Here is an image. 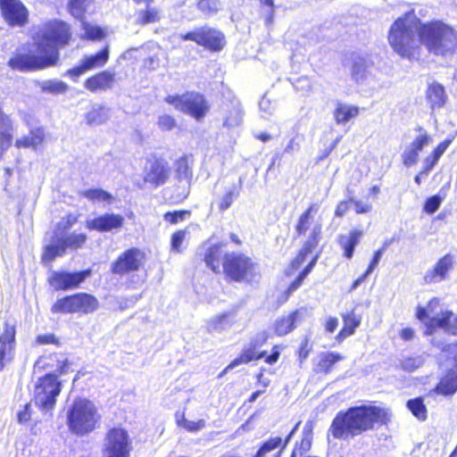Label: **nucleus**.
<instances>
[{
    "label": "nucleus",
    "mask_w": 457,
    "mask_h": 457,
    "mask_svg": "<svg viewBox=\"0 0 457 457\" xmlns=\"http://www.w3.org/2000/svg\"><path fill=\"white\" fill-rule=\"evenodd\" d=\"M419 37L420 44L434 55L448 59L457 54V32L443 21L422 23Z\"/></svg>",
    "instance_id": "obj_3"
},
{
    "label": "nucleus",
    "mask_w": 457,
    "mask_h": 457,
    "mask_svg": "<svg viewBox=\"0 0 457 457\" xmlns=\"http://www.w3.org/2000/svg\"><path fill=\"white\" fill-rule=\"evenodd\" d=\"M262 16L265 21V25L270 27L273 24L275 10L274 7H261Z\"/></svg>",
    "instance_id": "obj_61"
},
{
    "label": "nucleus",
    "mask_w": 457,
    "mask_h": 457,
    "mask_svg": "<svg viewBox=\"0 0 457 457\" xmlns=\"http://www.w3.org/2000/svg\"><path fill=\"white\" fill-rule=\"evenodd\" d=\"M123 222L124 218L120 214L104 213L96 218L87 220L86 226L90 230L107 232L120 228Z\"/></svg>",
    "instance_id": "obj_21"
},
{
    "label": "nucleus",
    "mask_w": 457,
    "mask_h": 457,
    "mask_svg": "<svg viewBox=\"0 0 457 457\" xmlns=\"http://www.w3.org/2000/svg\"><path fill=\"white\" fill-rule=\"evenodd\" d=\"M104 450L106 457H129L128 432L120 428L110 429L105 436Z\"/></svg>",
    "instance_id": "obj_13"
},
{
    "label": "nucleus",
    "mask_w": 457,
    "mask_h": 457,
    "mask_svg": "<svg viewBox=\"0 0 457 457\" xmlns=\"http://www.w3.org/2000/svg\"><path fill=\"white\" fill-rule=\"evenodd\" d=\"M386 411L376 405H358L338 411L328 431L335 439L346 440L372 430L378 423H385Z\"/></svg>",
    "instance_id": "obj_2"
},
{
    "label": "nucleus",
    "mask_w": 457,
    "mask_h": 457,
    "mask_svg": "<svg viewBox=\"0 0 457 457\" xmlns=\"http://www.w3.org/2000/svg\"><path fill=\"white\" fill-rule=\"evenodd\" d=\"M187 230H178L171 236V249L179 252L180 245L186 237Z\"/></svg>",
    "instance_id": "obj_57"
},
{
    "label": "nucleus",
    "mask_w": 457,
    "mask_h": 457,
    "mask_svg": "<svg viewBox=\"0 0 457 457\" xmlns=\"http://www.w3.org/2000/svg\"><path fill=\"white\" fill-rule=\"evenodd\" d=\"M90 0H71L69 3L70 12L76 19L84 17L86 7Z\"/></svg>",
    "instance_id": "obj_48"
},
{
    "label": "nucleus",
    "mask_w": 457,
    "mask_h": 457,
    "mask_svg": "<svg viewBox=\"0 0 457 457\" xmlns=\"http://www.w3.org/2000/svg\"><path fill=\"white\" fill-rule=\"evenodd\" d=\"M82 195L91 201H104L109 202L112 199V196L108 192L101 189V188H93L86 190L82 193Z\"/></svg>",
    "instance_id": "obj_49"
},
{
    "label": "nucleus",
    "mask_w": 457,
    "mask_h": 457,
    "mask_svg": "<svg viewBox=\"0 0 457 457\" xmlns=\"http://www.w3.org/2000/svg\"><path fill=\"white\" fill-rule=\"evenodd\" d=\"M145 10L139 11L137 18V23L146 25L157 22L161 20V11L151 4H145Z\"/></svg>",
    "instance_id": "obj_37"
},
{
    "label": "nucleus",
    "mask_w": 457,
    "mask_h": 457,
    "mask_svg": "<svg viewBox=\"0 0 457 457\" xmlns=\"http://www.w3.org/2000/svg\"><path fill=\"white\" fill-rule=\"evenodd\" d=\"M236 322V315L232 312L219 314L212 318L207 323L209 332H222L230 328Z\"/></svg>",
    "instance_id": "obj_27"
},
{
    "label": "nucleus",
    "mask_w": 457,
    "mask_h": 457,
    "mask_svg": "<svg viewBox=\"0 0 457 457\" xmlns=\"http://www.w3.org/2000/svg\"><path fill=\"white\" fill-rule=\"evenodd\" d=\"M108 60L109 47L105 46L95 54L84 56V58L80 60L79 63L77 66L69 69L64 73V76H68L73 81H77L81 75L85 74L88 71L104 66Z\"/></svg>",
    "instance_id": "obj_17"
},
{
    "label": "nucleus",
    "mask_w": 457,
    "mask_h": 457,
    "mask_svg": "<svg viewBox=\"0 0 457 457\" xmlns=\"http://www.w3.org/2000/svg\"><path fill=\"white\" fill-rule=\"evenodd\" d=\"M319 205L317 204H312L309 208L300 215L298 221L295 225V232L297 236H302L311 228L313 221V213L317 212Z\"/></svg>",
    "instance_id": "obj_33"
},
{
    "label": "nucleus",
    "mask_w": 457,
    "mask_h": 457,
    "mask_svg": "<svg viewBox=\"0 0 457 457\" xmlns=\"http://www.w3.org/2000/svg\"><path fill=\"white\" fill-rule=\"evenodd\" d=\"M90 270L74 272L54 270L51 272L48 281L51 287L55 290L66 291L77 288L87 278L90 277Z\"/></svg>",
    "instance_id": "obj_14"
},
{
    "label": "nucleus",
    "mask_w": 457,
    "mask_h": 457,
    "mask_svg": "<svg viewBox=\"0 0 457 457\" xmlns=\"http://www.w3.org/2000/svg\"><path fill=\"white\" fill-rule=\"evenodd\" d=\"M447 96L445 87L434 82L429 85L427 90V101L432 110L441 109L446 103Z\"/></svg>",
    "instance_id": "obj_25"
},
{
    "label": "nucleus",
    "mask_w": 457,
    "mask_h": 457,
    "mask_svg": "<svg viewBox=\"0 0 457 457\" xmlns=\"http://www.w3.org/2000/svg\"><path fill=\"white\" fill-rule=\"evenodd\" d=\"M0 9L11 26H22L28 20V10L20 0H0Z\"/></svg>",
    "instance_id": "obj_19"
},
{
    "label": "nucleus",
    "mask_w": 457,
    "mask_h": 457,
    "mask_svg": "<svg viewBox=\"0 0 457 457\" xmlns=\"http://www.w3.org/2000/svg\"><path fill=\"white\" fill-rule=\"evenodd\" d=\"M158 125L162 129L170 130L176 126V120L170 115H162L159 117Z\"/></svg>",
    "instance_id": "obj_58"
},
{
    "label": "nucleus",
    "mask_w": 457,
    "mask_h": 457,
    "mask_svg": "<svg viewBox=\"0 0 457 457\" xmlns=\"http://www.w3.org/2000/svg\"><path fill=\"white\" fill-rule=\"evenodd\" d=\"M145 259V253L133 247L122 253L111 265V271L116 275H125L139 270Z\"/></svg>",
    "instance_id": "obj_16"
},
{
    "label": "nucleus",
    "mask_w": 457,
    "mask_h": 457,
    "mask_svg": "<svg viewBox=\"0 0 457 457\" xmlns=\"http://www.w3.org/2000/svg\"><path fill=\"white\" fill-rule=\"evenodd\" d=\"M301 313L298 310L294 311L287 316L276 320L274 328L275 333L279 336H285L295 328V324L300 320Z\"/></svg>",
    "instance_id": "obj_28"
},
{
    "label": "nucleus",
    "mask_w": 457,
    "mask_h": 457,
    "mask_svg": "<svg viewBox=\"0 0 457 457\" xmlns=\"http://www.w3.org/2000/svg\"><path fill=\"white\" fill-rule=\"evenodd\" d=\"M115 80V73L104 71L89 77L84 82V87L90 92L105 91L111 89Z\"/></svg>",
    "instance_id": "obj_24"
},
{
    "label": "nucleus",
    "mask_w": 457,
    "mask_h": 457,
    "mask_svg": "<svg viewBox=\"0 0 457 457\" xmlns=\"http://www.w3.org/2000/svg\"><path fill=\"white\" fill-rule=\"evenodd\" d=\"M44 137V129L42 128H36L31 129L29 135L17 138L15 141V146L18 148H36L43 142Z\"/></svg>",
    "instance_id": "obj_31"
},
{
    "label": "nucleus",
    "mask_w": 457,
    "mask_h": 457,
    "mask_svg": "<svg viewBox=\"0 0 457 457\" xmlns=\"http://www.w3.org/2000/svg\"><path fill=\"white\" fill-rule=\"evenodd\" d=\"M386 246V245L384 247L378 249V251H376L374 253L372 260L370 262V265L368 267V273H372L373 270L377 268V266L378 265V263L383 256Z\"/></svg>",
    "instance_id": "obj_60"
},
{
    "label": "nucleus",
    "mask_w": 457,
    "mask_h": 457,
    "mask_svg": "<svg viewBox=\"0 0 457 457\" xmlns=\"http://www.w3.org/2000/svg\"><path fill=\"white\" fill-rule=\"evenodd\" d=\"M16 329L14 324L5 321L0 336V370L10 363L14 357Z\"/></svg>",
    "instance_id": "obj_20"
},
{
    "label": "nucleus",
    "mask_w": 457,
    "mask_h": 457,
    "mask_svg": "<svg viewBox=\"0 0 457 457\" xmlns=\"http://www.w3.org/2000/svg\"><path fill=\"white\" fill-rule=\"evenodd\" d=\"M221 255V248L218 245H211L206 249L204 253V262L208 268L213 272H220V258Z\"/></svg>",
    "instance_id": "obj_36"
},
{
    "label": "nucleus",
    "mask_w": 457,
    "mask_h": 457,
    "mask_svg": "<svg viewBox=\"0 0 457 457\" xmlns=\"http://www.w3.org/2000/svg\"><path fill=\"white\" fill-rule=\"evenodd\" d=\"M351 73L356 82L362 81L367 75V61L358 53L351 54Z\"/></svg>",
    "instance_id": "obj_32"
},
{
    "label": "nucleus",
    "mask_w": 457,
    "mask_h": 457,
    "mask_svg": "<svg viewBox=\"0 0 457 457\" xmlns=\"http://www.w3.org/2000/svg\"><path fill=\"white\" fill-rule=\"evenodd\" d=\"M416 16L413 11H409L399 17L391 26L388 41L400 56L410 59L417 46L413 25Z\"/></svg>",
    "instance_id": "obj_4"
},
{
    "label": "nucleus",
    "mask_w": 457,
    "mask_h": 457,
    "mask_svg": "<svg viewBox=\"0 0 457 457\" xmlns=\"http://www.w3.org/2000/svg\"><path fill=\"white\" fill-rule=\"evenodd\" d=\"M176 177L179 180H186L189 182L192 179L193 172L192 169L188 164L187 158L186 156L180 157L174 164Z\"/></svg>",
    "instance_id": "obj_41"
},
{
    "label": "nucleus",
    "mask_w": 457,
    "mask_h": 457,
    "mask_svg": "<svg viewBox=\"0 0 457 457\" xmlns=\"http://www.w3.org/2000/svg\"><path fill=\"white\" fill-rule=\"evenodd\" d=\"M190 215L189 211H174V212H167L163 215L164 220L170 222V224H177L179 221H183L187 217Z\"/></svg>",
    "instance_id": "obj_53"
},
{
    "label": "nucleus",
    "mask_w": 457,
    "mask_h": 457,
    "mask_svg": "<svg viewBox=\"0 0 457 457\" xmlns=\"http://www.w3.org/2000/svg\"><path fill=\"white\" fill-rule=\"evenodd\" d=\"M257 349L258 348L254 345L249 342L246 345H245L240 355L228 365V369H234L243 363L246 364L253 360H260L264 358L266 352L262 351L258 353Z\"/></svg>",
    "instance_id": "obj_26"
},
{
    "label": "nucleus",
    "mask_w": 457,
    "mask_h": 457,
    "mask_svg": "<svg viewBox=\"0 0 457 457\" xmlns=\"http://www.w3.org/2000/svg\"><path fill=\"white\" fill-rule=\"evenodd\" d=\"M425 362V359L422 355L411 356L403 358L401 361V368L407 372H413Z\"/></svg>",
    "instance_id": "obj_45"
},
{
    "label": "nucleus",
    "mask_w": 457,
    "mask_h": 457,
    "mask_svg": "<svg viewBox=\"0 0 457 457\" xmlns=\"http://www.w3.org/2000/svg\"><path fill=\"white\" fill-rule=\"evenodd\" d=\"M438 161L439 160L433 154L427 156L423 162L424 169L422 170V173H425V176H428V173L434 169Z\"/></svg>",
    "instance_id": "obj_62"
},
{
    "label": "nucleus",
    "mask_w": 457,
    "mask_h": 457,
    "mask_svg": "<svg viewBox=\"0 0 457 457\" xmlns=\"http://www.w3.org/2000/svg\"><path fill=\"white\" fill-rule=\"evenodd\" d=\"M71 38L69 26L62 21L50 24L43 38L37 43V54H17L8 65L14 70H40L54 65L59 60V48L67 45Z\"/></svg>",
    "instance_id": "obj_1"
},
{
    "label": "nucleus",
    "mask_w": 457,
    "mask_h": 457,
    "mask_svg": "<svg viewBox=\"0 0 457 457\" xmlns=\"http://www.w3.org/2000/svg\"><path fill=\"white\" fill-rule=\"evenodd\" d=\"M242 178L239 179V184L232 185L226 194L221 197L219 209L220 212H225L228 210L233 204V202L239 196L240 190L242 187Z\"/></svg>",
    "instance_id": "obj_38"
},
{
    "label": "nucleus",
    "mask_w": 457,
    "mask_h": 457,
    "mask_svg": "<svg viewBox=\"0 0 457 457\" xmlns=\"http://www.w3.org/2000/svg\"><path fill=\"white\" fill-rule=\"evenodd\" d=\"M453 265V256L445 254L437 261L432 269L427 270L424 276V282L426 284H436L445 280Z\"/></svg>",
    "instance_id": "obj_23"
},
{
    "label": "nucleus",
    "mask_w": 457,
    "mask_h": 457,
    "mask_svg": "<svg viewBox=\"0 0 457 457\" xmlns=\"http://www.w3.org/2000/svg\"><path fill=\"white\" fill-rule=\"evenodd\" d=\"M61 393V383L57 375L47 373L40 378L35 386V403L44 411L52 410L56 403V397Z\"/></svg>",
    "instance_id": "obj_11"
},
{
    "label": "nucleus",
    "mask_w": 457,
    "mask_h": 457,
    "mask_svg": "<svg viewBox=\"0 0 457 457\" xmlns=\"http://www.w3.org/2000/svg\"><path fill=\"white\" fill-rule=\"evenodd\" d=\"M426 306H418L416 317L426 327L425 334L430 336L436 328H443L446 333L457 336V316L452 311H444L429 318Z\"/></svg>",
    "instance_id": "obj_10"
},
{
    "label": "nucleus",
    "mask_w": 457,
    "mask_h": 457,
    "mask_svg": "<svg viewBox=\"0 0 457 457\" xmlns=\"http://www.w3.org/2000/svg\"><path fill=\"white\" fill-rule=\"evenodd\" d=\"M344 326L350 330V333H354L356 328L360 325V320L356 318L353 312L344 315Z\"/></svg>",
    "instance_id": "obj_55"
},
{
    "label": "nucleus",
    "mask_w": 457,
    "mask_h": 457,
    "mask_svg": "<svg viewBox=\"0 0 457 457\" xmlns=\"http://www.w3.org/2000/svg\"><path fill=\"white\" fill-rule=\"evenodd\" d=\"M300 146H301L300 137L298 135H296L289 140L288 144L285 147L284 152L286 154H293L294 153L298 152L300 150Z\"/></svg>",
    "instance_id": "obj_59"
},
{
    "label": "nucleus",
    "mask_w": 457,
    "mask_h": 457,
    "mask_svg": "<svg viewBox=\"0 0 457 457\" xmlns=\"http://www.w3.org/2000/svg\"><path fill=\"white\" fill-rule=\"evenodd\" d=\"M282 445V438L280 436L270 437L268 440L262 442L258 448L257 452L252 457H266L267 454L272 453L279 448Z\"/></svg>",
    "instance_id": "obj_40"
},
{
    "label": "nucleus",
    "mask_w": 457,
    "mask_h": 457,
    "mask_svg": "<svg viewBox=\"0 0 457 457\" xmlns=\"http://www.w3.org/2000/svg\"><path fill=\"white\" fill-rule=\"evenodd\" d=\"M180 38L194 41L212 51H220L225 46L224 34L209 26L195 28L194 30L180 35Z\"/></svg>",
    "instance_id": "obj_12"
},
{
    "label": "nucleus",
    "mask_w": 457,
    "mask_h": 457,
    "mask_svg": "<svg viewBox=\"0 0 457 457\" xmlns=\"http://www.w3.org/2000/svg\"><path fill=\"white\" fill-rule=\"evenodd\" d=\"M110 119V109L95 104L87 113L86 120L88 125H101Z\"/></svg>",
    "instance_id": "obj_34"
},
{
    "label": "nucleus",
    "mask_w": 457,
    "mask_h": 457,
    "mask_svg": "<svg viewBox=\"0 0 457 457\" xmlns=\"http://www.w3.org/2000/svg\"><path fill=\"white\" fill-rule=\"evenodd\" d=\"M268 339V334L265 331H261L253 336L250 342L257 348L262 346Z\"/></svg>",
    "instance_id": "obj_64"
},
{
    "label": "nucleus",
    "mask_w": 457,
    "mask_h": 457,
    "mask_svg": "<svg viewBox=\"0 0 457 457\" xmlns=\"http://www.w3.org/2000/svg\"><path fill=\"white\" fill-rule=\"evenodd\" d=\"M220 6V0H200L197 4L198 9L208 16L217 13Z\"/></svg>",
    "instance_id": "obj_47"
},
{
    "label": "nucleus",
    "mask_w": 457,
    "mask_h": 457,
    "mask_svg": "<svg viewBox=\"0 0 457 457\" xmlns=\"http://www.w3.org/2000/svg\"><path fill=\"white\" fill-rule=\"evenodd\" d=\"M222 126L232 129L243 122L244 112L240 101L235 96L224 100L220 105Z\"/></svg>",
    "instance_id": "obj_18"
},
{
    "label": "nucleus",
    "mask_w": 457,
    "mask_h": 457,
    "mask_svg": "<svg viewBox=\"0 0 457 457\" xmlns=\"http://www.w3.org/2000/svg\"><path fill=\"white\" fill-rule=\"evenodd\" d=\"M349 201L353 204L355 212L358 214L368 213L372 209V204L367 201L356 200L353 197H351Z\"/></svg>",
    "instance_id": "obj_56"
},
{
    "label": "nucleus",
    "mask_w": 457,
    "mask_h": 457,
    "mask_svg": "<svg viewBox=\"0 0 457 457\" xmlns=\"http://www.w3.org/2000/svg\"><path fill=\"white\" fill-rule=\"evenodd\" d=\"M170 174L168 162L161 157L154 156L146 161L144 169V181L154 187H159L167 182Z\"/></svg>",
    "instance_id": "obj_15"
},
{
    "label": "nucleus",
    "mask_w": 457,
    "mask_h": 457,
    "mask_svg": "<svg viewBox=\"0 0 457 457\" xmlns=\"http://www.w3.org/2000/svg\"><path fill=\"white\" fill-rule=\"evenodd\" d=\"M68 87H69L65 82L60 80H46L41 85L43 91L54 94L65 93L68 90Z\"/></svg>",
    "instance_id": "obj_46"
},
{
    "label": "nucleus",
    "mask_w": 457,
    "mask_h": 457,
    "mask_svg": "<svg viewBox=\"0 0 457 457\" xmlns=\"http://www.w3.org/2000/svg\"><path fill=\"white\" fill-rule=\"evenodd\" d=\"M343 359L344 357L337 353H323L319 356V361L317 364L316 371L328 374L330 372L334 364Z\"/></svg>",
    "instance_id": "obj_35"
},
{
    "label": "nucleus",
    "mask_w": 457,
    "mask_h": 457,
    "mask_svg": "<svg viewBox=\"0 0 457 457\" xmlns=\"http://www.w3.org/2000/svg\"><path fill=\"white\" fill-rule=\"evenodd\" d=\"M99 419L95 403L86 398L75 399L67 411V426L77 436L92 432Z\"/></svg>",
    "instance_id": "obj_5"
},
{
    "label": "nucleus",
    "mask_w": 457,
    "mask_h": 457,
    "mask_svg": "<svg viewBox=\"0 0 457 457\" xmlns=\"http://www.w3.org/2000/svg\"><path fill=\"white\" fill-rule=\"evenodd\" d=\"M321 234V225L315 224L312 229V232L302 247V250L308 254L312 253V251L317 247Z\"/></svg>",
    "instance_id": "obj_43"
},
{
    "label": "nucleus",
    "mask_w": 457,
    "mask_h": 457,
    "mask_svg": "<svg viewBox=\"0 0 457 457\" xmlns=\"http://www.w3.org/2000/svg\"><path fill=\"white\" fill-rule=\"evenodd\" d=\"M443 202V197L439 195H434L428 197L423 206V210L428 214H433L436 212Z\"/></svg>",
    "instance_id": "obj_52"
},
{
    "label": "nucleus",
    "mask_w": 457,
    "mask_h": 457,
    "mask_svg": "<svg viewBox=\"0 0 457 457\" xmlns=\"http://www.w3.org/2000/svg\"><path fill=\"white\" fill-rule=\"evenodd\" d=\"M78 219L74 214H68L63 217L56 226V229L54 232V236L64 234L67 230H69L76 222Z\"/></svg>",
    "instance_id": "obj_50"
},
{
    "label": "nucleus",
    "mask_w": 457,
    "mask_h": 457,
    "mask_svg": "<svg viewBox=\"0 0 457 457\" xmlns=\"http://www.w3.org/2000/svg\"><path fill=\"white\" fill-rule=\"evenodd\" d=\"M358 108L345 104H338L335 111V119L337 123H345L358 114Z\"/></svg>",
    "instance_id": "obj_42"
},
{
    "label": "nucleus",
    "mask_w": 457,
    "mask_h": 457,
    "mask_svg": "<svg viewBox=\"0 0 457 457\" xmlns=\"http://www.w3.org/2000/svg\"><path fill=\"white\" fill-rule=\"evenodd\" d=\"M255 262L242 253H228L223 258L225 275L235 282H249L255 274Z\"/></svg>",
    "instance_id": "obj_6"
},
{
    "label": "nucleus",
    "mask_w": 457,
    "mask_h": 457,
    "mask_svg": "<svg viewBox=\"0 0 457 457\" xmlns=\"http://www.w3.org/2000/svg\"><path fill=\"white\" fill-rule=\"evenodd\" d=\"M99 307L97 298L87 293H77L58 299L52 306L53 313L82 312L88 314L96 312Z\"/></svg>",
    "instance_id": "obj_7"
},
{
    "label": "nucleus",
    "mask_w": 457,
    "mask_h": 457,
    "mask_svg": "<svg viewBox=\"0 0 457 457\" xmlns=\"http://www.w3.org/2000/svg\"><path fill=\"white\" fill-rule=\"evenodd\" d=\"M312 423L307 422L303 428V438L298 446L300 454H303L310 451L312 442Z\"/></svg>",
    "instance_id": "obj_44"
},
{
    "label": "nucleus",
    "mask_w": 457,
    "mask_h": 457,
    "mask_svg": "<svg viewBox=\"0 0 457 457\" xmlns=\"http://www.w3.org/2000/svg\"><path fill=\"white\" fill-rule=\"evenodd\" d=\"M406 406L418 420L422 421L427 420L428 411L422 397H416L408 400Z\"/></svg>",
    "instance_id": "obj_39"
},
{
    "label": "nucleus",
    "mask_w": 457,
    "mask_h": 457,
    "mask_svg": "<svg viewBox=\"0 0 457 457\" xmlns=\"http://www.w3.org/2000/svg\"><path fill=\"white\" fill-rule=\"evenodd\" d=\"M362 235L361 230L351 231L349 235H341L339 237V245L344 249V255L351 259L353 255L355 246L359 244Z\"/></svg>",
    "instance_id": "obj_30"
},
{
    "label": "nucleus",
    "mask_w": 457,
    "mask_h": 457,
    "mask_svg": "<svg viewBox=\"0 0 457 457\" xmlns=\"http://www.w3.org/2000/svg\"><path fill=\"white\" fill-rule=\"evenodd\" d=\"M431 137L427 132L416 137L402 154L403 162L406 167L416 164L419 161L420 153L429 145Z\"/></svg>",
    "instance_id": "obj_22"
},
{
    "label": "nucleus",
    "mask_w": 457,
    "mask_h": 457,
    "mask_svg": "<svg viewBox=\"0 0 457 457\" xmlns=\"http://www.w3.org/2000/svg\"><path fill=\"white\" fill-rule=\"evenodd\" d=\"M452 142L453 138L445 139L434 149L432 154L439 160Z\"/></svg>",
    "instance_id": "obj_63"
},
{
    "label": "nucleus",
    "mask_w": 457,
    "mask_h": 457,
    "mask_svg": "<svg viewBox=\"0 0 457 457\" xmlns=\"http://www.w3.org/2000/svg\"><path fill=\"white\" fill-rule=\"evenodd\" d=\"M436 393L442 395H453L457 392V370H449L436 385Z\"/></svg>",
    "instance_id": "obj_29"
},
{
    "label": "nucleus",
    "mask_w": 457,
    "mask_h": 457,
    "mask_svg": "<svg viewBox=\"0 0 457 457\" xmlns=\"http://www.w3.org/2000/svg\"><path fill=\"white\" fill-rule=\"evenodd\" d=\"M170 104L197 120H202L209 111V104L205 97L196 92H187L183 95L168 96L165 98Z\"/></svg>",
    "instance_id": "obj_8"
},
{
    "label": "nucleus",
    "mask_w": 457,
    "mask_h": 457,
    "mask_svg": "<svg viewBox=\"0 0 457 457\" xmlns=\"http://www.w3.org/2000/svg\"><path fill=\"white\" fill-rule=\"evenodd\" d=\"M87 237L85 233L72 232L71 234H61L53 237L49 245L45 246L42 256L43 262H52L56 257L62 256L67 249L78 250L81 248Z\"/></svg>",
    "instance_id": "obj_9"
},
{
    "label": "nucleus",
    "mask_w": 457,
    "mask_h": 457,
    "mask_svg": "<svg viewBox=\"0 0 457 457\" xmlns=\"http://www.w3.org/2000/svg\"><path fill=\"white\" fill-rule=\"evenodd\" d=\"M179 425L185 428L187 430L190 432H196L203 429L205 427V421L204 420L192 421L187 419H183L181 421H179Z\"/></svg>",
    "instance_id": "obj_54"
},
{
    "label": "nucleus",
    "mask_w": 457,
    "mask_h": 457,
    "mask_svg": "<svg viewBox=\"0 0 457 457\" xmlns=\"http://www.w3.org/2000/svg\"><path fill=\"white\" fill-rule=\"evenodd\" d=\"M84 35L87 38L96 40L104 36V30L98 26H93L86 22H82Z\"/></svg>",
    "instance_id": "obj_51"
}]
</instances>
